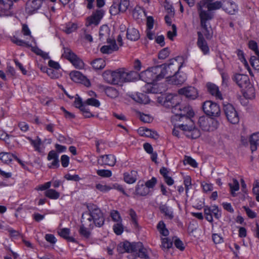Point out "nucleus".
<instances>
[{"mask_svg": "<svg viewBox=\"0 0 259 259\" xmlns=\"http://www.w3.org/2000/svg\"><path fill=\"white\" fill-rule=\"evenodd\" d=\"M178 120L180 121H186V123L179 125L178 127L185 132V135L188 138L195 139L201 135L200 130L192 124L188 125V123H193L191 119L194 116V112L190 106H181L180 112L178 115Z\"/></svg>", "mask_w": 259, "mask_h": 259, "instance_id": "obj_1", "label": "nucleus"}, {"mask_svg": "<svg viewBox=\"0 0 259 259\" xmlns=\"http://www.w3.org/2000/svg\"><path fill=\"white\" fill-rule=\"evenodd\" d=\"M176 59L169 60V63H164L148 68L146 70L141 72L140 76L143 80L148 84L160 81L164 78L167 73V69L174 64Z\"/></svg>", "mask_w": 259, "mask_h": 259, "instance_id": "obj_2", "label": "nucleus"}, {"mask_svg": "<svg viewBox=\"0 0 259 259\" xmlns=\"http://www.w3.org/2000/svg\"><path fill=\"white\" fill-rule=\"evenodd\" d=\"M86 206L89 211L84 212L87 213L85 216L89 217L86 221L89 223L93 221L94 226L102 227L104 224L105 217L101 210L93 203H87Z\"/></svg>", "mask_w": 259, "mask_h": 259, "instance_id": "obj_3", "label": "nucleus"}, {"mask_svg": "<svg viewBox=\"0 0 259 259\" xmlns=\"http://www.w3.org/2000/svg\"><path fill=\"white\" fill-rule=\"evenodd\" d=\"M202 110L208 116L213 118L219 117L221 114L219 105L210 100L205 101L202 103Z\"/></svg>", "mask_w": 259, "mask_h": 259, "instance_id": "obj_4", "label": "nucleus"}, {"mask_svg": "<svg viewBox=\"0 0 259 259\" xmlns=\"http://www.w3.org/2000/svg\"><path fill=\"white\" fill-rule=\"evenodd\" d=\"M198 123L202 130L206 132L213 131L219 125V122L214 118H208L204 116L199 117Z\"/></svg>", "mask_w": 259, "mask_h": 259, "instance_id": "obj_5", "label": "nucleus"}, {"mask_svg": "<svg viewBox=\"0 0 259 259\" xmlns=\"http://www.w3.org/2000/svg\"><path fill=\"white\" fill-rule=\"evenodd\" d=\"M223 112L229 122L232 124H237L239 121L237 111L233 105L230 103L223 104Z\"/></svg>", "mask_w": 259, "mask_h": 259, "instance_id": "obj_6", "label": "nucleus"}, {"mask_svg": "<svg viewBox=\"0 0 259 259\" xmlns=\"http://www.w3.org/2000/svg\"><path fill=\"white\" fill-rule=\"evenodd\" d=\"M182 65L179 67V70L172 76L166 78V81L168 84L179 85L182 84L186 80L187 74L184 72L180 71Z\"/></svg>", "mask_w": 259, "mask_h": 259, "instance_id": "obj_7", "label": "nucleus"}, {"mask_svg": "<svg viewBox=\"0 0 259 259\" xmlns=\"http://www.w3.org/2000/svg\"><path fill=\"white\" fill-rule=\"evenodd\" d=\"M87 213H83L81 219V225L80 226L78 232L80 236L83 237L86 239L90 237L91 235V230L94 229V225L93 223H89L87 224L88 222L85 219Z\"/></svg>", "mask_w": 259, "mask_h": 259, "instance_id": "obj_8", "label": "nucleus"}, {"mask_svg": "<svg viewBox=\"0 0 259 259\" xmlns=\"http://www.w3.org/2000/svg\"><path fill=\"white\" fill-rule=\"evenodd\" d=\"M141 242H133L130 243L127 241L120 243L117 247V251L120 252H123V250L126 252H136V248L140 247Z\"/></svg>", "mask_w": 259, "mask_h": 259, "instance_id": "obj_9", "label": "nucleus"}, {"mask_svg": "<svg viewBox=\"0 0 259 259\" xmlns=\"http://www.w3.org/2000/svg\"><path fill=\"white\" fill-rule=\"evenodd\" d=\"M159 103H162L163 105L166 108H171L180 103V99L177 95L169 94L165 97L158 98Z\"/></svg>", "mask_w": 259, "mask_h": 259, "instance_id": "obj_10", "label": "nucleus"}, {"mask_svg": "<svg viewBox=\"0 0 259 259\" xmlns=\"http://www.w3.org/2000/svg\"><path fill=\"white\" fill-rule=\"evenodd\" d=\"M105 14V11L102 9H97L95 12H93L92 15L87 18V22L85 24L87 26H89L92 24L98 25L101 20Z\"/></svg>", "mask_w": 259, "mask_h": 259, "instance_id": "obj_11", "label": "nucleus"}, {"mask_svg": "<svg viewBox=\"0 0 259 259\" xmlns=\"http://www.w3.org/2000/svg\"><path fill=\"white\" fill-rule=\"evenodd\" d=\"M179 95L184 96L190 100H195L198 96L197 90L192 86H188L179 89L178 91Z\"/></svg>", "mask_w": 259, "mask_h": 259, "instance_id": "obj_12", "label": "nucleus"}, {"mask_svg": "<svg viewBox=\"0 0 259 259\" xmlns=\"http://www.w3.org/2000/svg\"><path fill=\"white\" fill-rule=\"evenodd\" d=\"M199 16L200 20L201 27L203 29H206V22L213 18V14L210 12L211 11H205L202 9V7L199 6L198 8Z\"/></svg>", "mask_w": 259, "mask_h": 259, "instance_id": "obj_13", "label": "nucleus"}, {"mask_svg": "<svg viewBox=\"0 0 259 259\" xmlns=\"http://www.w3.org/2000/svg\"><path fill=\"white\" fill-rule=\"evenodd\" d=\"M71 79L74 82L83 84L86 87L91 85L90 81L85 76L78 71H72L70 73Z\"/></svg>", "mask_w": 259, "mask_h": 259, "instance_id": "obj_14", "label": "nucleus"}, {"mask_svg": "<svg viewBox=\"0 0 259 259\" xmlns=\"http://www.w3.org/2000/svg\"><path fill=\"white\" fill-rule=\"evenodd\" d=\"M98 163L101 165H108L113 166L115 164L116 158L112 154L101 155L97 161Z\"/></svg>", "mask_w": 259, "mask_h": 259, "instance_id": "obj_15", "label": "nucleus"}, {"mask_svg": "<svg viewBox=\"0 0 259 259\" xmlns=\"http://www.w3.org/2000/svg\"><path fill=\"white\" fill-rule=\"evenodd\" d=\"M223 10L230 15H235L238 11L237 5L231 0H224Z\"/></svg>", "mask_w": 259, "mask_h": 259, "instance_id": "obj_16", "label": "nucleus"}, {"mask_svg": "<svg viewBox=\"0 0 259 259\" xmlns=\"http://www.w3.org/2000/svg\"><path fill=\"white\" fill-rule=\"evenodd\" d=\"M233 80L241 88H246L249 84L248 76L243 74H236L233 77Z\"/></svg>", "mask_w": 259, "mask_h": 259, "instance_id": "obj_17", "label": "nucleus"}, {"mask_svg": "<svg viewBox=\"0 0 259 259\" xmlns=\"http://www.w3.org/2000/svg\"><path fill=\"white\" fill-rule=\"evenodd\" d=\"M45 0H29L26 3V10L29 14H32L41 6Z\"/></svg>", "mask_w": 259, "mask_h": 259, "instance_id": "obj_18", "label": "nucleus"}, {"mask_svg": "<svg viewBox=\"0 0 259 259\" xmlns=\"http://www.w3.org/2000/svg\"><path fill=\"white\" fill-rule=\"evenodd\" d=\"M108 43L110 44V45H105L102 46L100 49V51L103 54H111L113 51H117L118 50V47L116 45V41L114 39H111L108 38L107 39Z\"/></svg>", "mask_w": 259, "mask_h": 259, "instance_id": "obj_19", "label": "nucleus"}, {"mask_svg": "<svg viewBox=\"0 0 259 259\" xmlns=\"http://www.w3.org/2000/svg\"><path fill=\"white\" fill-rule=\"evenodd\" d=\"M4 2L1 3L0 8V16H9L11 15L12 12L11 10L13 6V2L12 0H3Z\"/></svg>", "mask_w": 259, "mask_h": 259, "instance_id": "obj_20", "label": "nucleus"}, {"mask_svg": "<svg viewBox=\"0 0 259 259\" xmlns=\"http://www.w3.org/2000/svg\"><path fill=\"white\" fill-rule=\"evenodd\" d=\"M198 40L197 44L204 55L208 54L209 52V49L207 43L204 39L203 34L200 31L197 32Z\"/></svg>", "mask_w": 259, "mask_h": 259, "instance_id": "obj_21", "label": "nucleus"}, {"mask_svg": "<svg viewBox=\"0 0 259 259\" xmlns=\"http://www.w3.org/2000/svg\"><path fill=\"white\" fill-rule=\"evenodd\" d=\"M150 190L146 188L144 183L142 181H139L136 188L134 194L140 196H145L149 193Z\"/></svg>", "mask_w": 259, "mask_h": 259, "instance_id": "obj_22", "label": "nucleus"}, {"mask_svg": "<svg viewBox=\"0 0 259 259\" xmlns=\"http://www.w3.org/2000/svg\"><path fill=\"white\" fill-rule=\"evenodd\" d=\"M47 159L48 160H53L50 168H58L59 167V154L55 150L50 151L48 155Z\"/></svg>", "mask_w": 259, "mask_h": 259, "instance_id": "obj_23", "label": "nucleus"}, {"mask_svg": "<svg viewBox=\"0 0 259 259\" xmlns=\"http://www.w3.org/2000/svg\"><path fill=\"white\" fill-rule=\"evenodd\" d=\"M206 88L208 93L212 96L219 99H222V94L219 91V88L215 84L208 82L206 84Z\"/></svg>", "mask_w": 259, "mask_h": 259, "instance_id": "obj_24", "label": "nucleus"}, {"mask_svg": "<svg viewBox=\"0 0 259 259\" xmlns=\"http://www.w3.org/2000/svg\"><path fill=\"white\" fill-rule=\"evenodd\" d=\"M123 74L124 82L133 81L136 80L139 77L142 78L140 76L141 73L139 74L138 72L135 71L126 72L124 68H123Z\"/></svg>", "mask_w": 259, "mask_h": 259, "instance_id": "obj_25", "label": "nucleus"}, {"mask_svg": "<svg viewBox=\"0 0 259 259\" xmlns=\"http://www.w3.org/2000/svg\"><path fill=\"white\" fill-rule=\"evenodd\" d=\"M139 31L134 27H128L126 30V38L131 41H136L140 38Z\"/></svg>", "mask_w": 259, "mask_h": 259, "instance_id": "obj_26", "label": "nucleus"}, {"mask_svg": "<svg viewBox=\"0 0 259 259\" xmlns=\"http://www.w3.org/2000/svg\"><path fill=\"white\" fill-rule=\"evenodd\" d=\"M114 79L113 84H119L124 82L123 68H119L113 71Z\"/></svg>", "mask_w": 259, "mask_h": 259, "instance_id": "obj_27", "label": "nucleus"}, {"mask_svg": "<svg viewBox=\"0 0 259 259\" xmlns=\"http://www.w3.org/2000/svg\"><path fill=\"white\" fill-rule=\"evenodd\" d=\"M138 172L135 170L131 171L130 173L125 172L123 174L124 181L127 184H133L137 180Z\"/></svg>", "mask_w": 259, "mask_h": 259, "instance_id": "obj_28", "label": "nucleus"}, {"mask_svg": "<svg viewBox=\"0 0 259 259\" xmlns=\"http://www.w3.org/2000/svg\"><path fill=\"white\" fill-rule=\"evenodd\" d=\"M205 4H206V7L209 11L216 10L220 8L223 9L224 0L216 1L215 2L205 0Z\"/></svg>", "mask_w": 259, "mask_h": 259, "instance_id": "obj_29", "label": "nucleus"}, {"mask_svg": "<svg viewBox=\"0 0 259 259\" xmlns=\"http://www.w3.org/2000/svg\"><path fill=\"white\" fill-rule=\"evenodd\" d=\"M249 143L252 152L256 151L259 146V132L253 134L250 137Z\"/></svg>", "mask_w": 259, "mask_h": 259, "instance_id": "obj_30", "label": "nucleus"}, {"mask_svg": "<svg viewBox=\"0 0 259 259\" xmlns=\"http://www.w3.org/2000/svg\"><path fill=\"white\" fill-rule=\"evenodd\" d=\"M58 234L63 238L66 239L68 242H76L75 239L73 237H70V230L69 228H64L61 229L58 232Z\"/></svg>", "mask_w": 259, "mask_h": 259, "instance_id": "obj_31", "label": "nucleus"}, {"mask_svg": "<svg viewBox=\"0 0 259 259\" xmlns=\"http://www.w3.org/2000/svg\"><path fill=\"white\" fill-rule=\"evenodd\" d=\"M136 255L134 259H138V257L141 258L149 259V255L147 253V250L143 247V245L141 242L140 247L136 248Z\"/></svg>", "mask_w": 259, "mask_h": 259, "instance_id": "obj_32", "label": "nucleus"}, {"mask_svg": "<svg viewBox=\"0 0 259 259\" xmlns=\"http://www.w3.org/2000/svg\"><path fill=\"white\" fill-rule=\"evenodd\" d=\"M161 213L164 214V216L169 220H172L174 216L172 211L169 209V207L166 204H160L159 207Z\"/></svg>", "mask_w": 259, "mask_h": 259, "instance_id": "obj_33", "label": "nucleus"}, {"mask_svg": "<svg viewBox=\"0 0 259 259\" xmlns=\"http://www.w3.org/2000/svg\"><path fill=\"white\" fill-rule=\"evenodd\" d=\"M93 67L95 70H101L103 69L106 63L105 61L101 58H97L95 59L91 63Z\"/></svg>", "mask_w": 259, "mask_h": 259, "instance_id": "obj_34", "label": "nucleus"}, {"mask_svg": "<svg viewBox=\"0 0 259 259\" xmlns=\"http://www.w3.org/2000/svg\"><path fill=\"white\" fill-rule=\"evenodd\" d=\"M243 97L246 99L252 100L255 98V89L252 85L249 87L243 93Z\"/></svg>", "mask_w": 259, "mask_h": 259, "instance_id": "obj_35", "label": "nucleus"}, {"mask_svg": "<svg viewBox=\"0 0 259 259\" xmlns=\"http://www.w3.org/2000/svg\"><path fill=\"white\" fill-rule=\"evenodd\" d=\"M102 76L106 82L113 84V79L114 78L113 77V71L106 70L103 73Z\"/></svg>", "mask_w": 259, "mask_h": 259, "instance_id": "obj_36", "label": "nucleus"}, {"mask_svg": "<svg viewBox=\"0 0 259 259\" xmlns=\"http://www.w3.org/2000/svg\"><path fill=\"white\" fill-rule=\"evenodd\" d=\"M45 195L51 199H57L60 197V193L54 189H50L45 192Z\"/></svg>", "mask_w": 259, "mask_h": 259, "instance_id": "obj_37", "label": "nucleus"}, {"mask_svg": "<svg viewBox=\"0 0 259 259\" xmlns=\"http://www.w3.org/2000/svg\"><path fill=\"white\" fill-rule=\"evenodd\" d=\"M106 95L111 98H115L119 95L118 91L113 87H107L105 90Z\"/></svg>", "mask_w": 259, "mask_h": 259, "instance_id": "obj_38", "label": "nucleus"}, {"mask_svg": "<svg viewBox=\"0 0 259 259\" xmlns=\"http://www.w3.org/2000/svg\"><path fill=\"white\" fill-rule=\"evenodd\" d=\"M157 228L160 233L164 236H167L169 234V231L166 229L165 224L163 221H160L157 226Z\"/></svg>", "mask_w": 259, "mask_h": 259, "instance_id": "obj_39", "label": "nucleus"}, {"mask_svg": "<svg viewBox=\"0 0 259 259\" xmlns=\"http://www.w3.org/2000/svg\"><path fill=\"white\" fill-rule=\"evenodd\" d=\"M11 40L14 44H15L19 46L26 47L27 48H30L31 47V45L29 44V42H26L23 40L18 39L15 36L11 38Z\"/></svg>", "mask_w": 259, "mask_h": 259, "instance_id": "obj_40", "label": "nucleus"}, {"mask_svg": "<svg viewBox=\"0 0 259 259\" xmlns=\"http://www.w3.org/2000/svg\"><path fill=\"white\" fill-rule=\"evenodd\" d=\"M27 139L30 141L31 145L34 147L35 150L38 152H40L41 150L40 146L41 144V139L38 136L37 137L36 140H34L30 137H28Z\"/></svg>", "mask_w": 259, "mask_h": 259, "instance_id": "obj_41", "label": "nucleus"}, {"mask_svg": "<svg viewBox=\"0 0 259 259\" xmlns=\"http://www.w3.org/2000/svg\"><path fill=\"white\" fill-rule=\"evenodd\" d=\"M70 62L77 69H81L84 66L83 62L76 55V57H73L70 60Z\"/></svg>", "mask_w": 259, "mask_h": 259, "instance_id": "obj_42", "label": "nucleus"}, {"mask_svg": "<svg viewBox=\"0 0 259 259\" xmlns=\"http://www.w3.org/2000/svg\"><path fill=\"white\" fill-rule=\"evenodd\" d=\"M64 53L62 56L70 61V60L73 58L76 57V54L74 53L70 49L68 48L63 47Z\"/></svg>", "mask_w": 259, "mask_h": 259, "instance_id": "obj_43", "label": "nucleus"}, {"mask_svg": "<svg viewBox=\"0 0 259 259\" xmlns=\"http://www.w3.org/2000/svg\"><path fill=\"white\" fill-rule=\"evenodd\" d=\"M135 100L136 102L146 104L149 102V99L148 97L145 94L142 93H139L137 95L136 97H135Z\"/></svg>", "mask_w": 259, "mask_h": 259, "instance_id": "obj_44", "label": "nucleus"}, {"mask_svg": "<svg viewBox=\"0 0 259 259\" xmlns=\"http://www.w3.org/2000/svg\"><path fill=\"white\" fill-rule=\"evenodd\" d=\"M118 3L119 10L121 13H124L128 9L130 6L129 0H120V2H117Z\"/></svg>", "mask_w": 259, "mask_h": 259, "instance_id": "obj_45", "label": "nucleus"}, {"mask_svg": "<svg viewBox=\"0 0 259 259\" xmlns=\"http://www.w3.org/2000/svg\"><path fill=\"white\" fill-rule=\"evenodd\" d=\"M204 213L206 220L209 222L212 223L213 222V217L211 214V206H205L204 207Z\"/></svg>", "mask_w": 259, "mask_h": 259, "instance_id": "obj_46", "label": "nucleus"}, {"mask_svg": "<svg viewBox=\"0 0 259 259\" xmlns=\"http://www.w3.org/2000/svg\"><path fill=\"white\" fill-rule=\"evenodd\" d=\"M181 105H180V102L179 104L172 107L171 108V112L173 113L175 115L171 117V120L172 121H178V114L181 109Z\"/></svg>", "mask_w": 259, "mask_h": 259, "instance_id": "obj_47", "label": "nucleus"}, {"mask_svg": "<svg viewBox=\"0 0 259 259\" xmlns=\"http://www.w3.org/2000/svg\"><path fill=\"white\" fill-rule=\"evenodd\" d=\"M249 62L252 67L259 71V56H257V57L254 56H251Z\"/></svg>", "mask_w": 259, "mask_h": 259, "instance_id": "obj_48", "label": "nucleus"}, {"mask_svg": "<svg viewBox=\"0 0 259 259\" xmlns=\"http://www.w3.org/2000/svg\"><path fill=\"white\" fill-rule=\"evenodd\" d=\"M46 70V73L51 78H58L60 76V73L52 68L45 67Z\"/></svg>", "mask_w": 259, "mask_h": 259, "instance_id": "obj_49", "label": "nucleus"}, {"mask_svg": "<svg viewBox=\"0 0 259 259\" xmlns=\"http://www.w3.org/2000/svg\"><path fill=\"white\" fill-rule=\"evenodd\" d=\"M119 7L118 3L116 2H113L112 6L110 8V13L111 15H116L120 12L119 10Z\"/></svg>", "mask_w": 259, "mask_h": 259, "instance_id": "obj_50", "label": "nucleus"}, {"mask_svg": "<svg viewBox=\"0 0 259 259\" xmlns=\"http://www.w3.org/2000/svg\"><path fill=\"white\" fill-rule=\"evenodd\" d=\"M85 105L94 106L95 107H99L100 105L99 101L94 98H90L88 99L84 102Z\"/></svg>", "mask_w": 259, "mask_h": 259, "instance_id": "obj_51", "label": "nucleus"}, {"mask_svg": "<svg viewBox=\"0 0 259 259\" xmlns=\"http://www.w3.org/2000/svg\"><path fill=\"white\" fill-rule=\"evenodd\" d=\"M76 96L77 97H75L74 105L76 108L79 109L80 110L85 107V105L84 102H82V99L78 95H76Z\"/></svg>", "mask_w": 259, "mask_h": 259, "instance_id": "obj_52", "label": "nucleus"}, {"mask_svg": "<svg viewBox=\"0 0 259 259\" xmlns=\"http://www.w3.org/2000/svg\"><path fill=\"white\" fill-rule=\"evenodd\" d=\"M97 174L103 178H109L112 176V171L108 169H99L97 171Z\"/></svg>", "mask_w": 259, "mask_h": 259, "instance_id": "obj_53", "label": "nucleus"}, {"mask_svg": "<svg viewBox=\"0 0 259 259\" xmlns=\"http://www.w3.org/2000/svg\"><path fill=\"white\" fill-rule=\"evenodd\" d=\"M138 132L142 136L150 137L152 131L147 128L140 127L138 130Z\"/></svg>", "mask_w": 259, "mask_h": 259, "instance_id": "obj_54", "label": "nucleus"}, {"mask_svg": "<svg viewBox=\"0 0 259 259\" xmlns=\"http://www.w3.org/2000/svg\"><path fill=\"white\" fill-rule=\"evenodd\" d=\"M184 163L185 164L186 163L188 164L193 167L195 168L197 167L198 166V163L196 162V160L190 156H186L184 160Z\"/></svg>", "mask_w": 259, "mask_h": 259, "instance_id": "obj_55", "label": "nucleus"}, {"mask_svg": "<svg viewBox=\"0 0 259 259\" xmlns=\"http://www.w3.org/2000/svg\"><path fill=\"white\" fill-rule=\"evenodd\" d=\"M113 229L114 233L117 235H121L123 231V227L121 223V222L115 224L113 227Z\"/></svg>", "mask_w": 259, "mask_h": 259, "instance_id": "obj_56", "label": "nucleus"}, {"mask_svg": "<svg viewBox=\"0 0 259 259\" xmlns=\"http://www.w3.org/2000/svg\"><path fill=\"white\" fill-rule=\"evenodd\" d=\"M211 214L217 219H219L222 215L221 211L219 209L218 206L215 205L211 206Z\"/></svg>", "mask_w": 259, "mask_h": 259, "instance_id": "obj_57", "label": "nucleus"}, {"mask_svg": "<svg viewBox=\"0 0 259 259\" xmlns=\"http://www.w3.org/2000/svg\"><path fill=\"white\" fill-rule=\"evenodd\" d=\"M164 7L165 9L167 11L168 13L171 16L175 15V11L172 6L167 1L165 0L164 3Z\"/></svg>", "mask_w": 259, "mask_h": 259, "instance_id": "obj_58", "label": "nucleus"}, {"mask_svg": "<svg viewBox=\"0 0 259 259\" xmlns=\"http://www.w3.org/2000/svg\"><path fill=\"white\" fill-rule=\"evenodd\" d=\"M248 47L253 51L256 56H259V50L257 43L254 40H250L248 42Z\"/></svg>", "mask_w": 259, "mask_h": 259, "instance_id": "obj_59", "label": "nucleus"}, {"mask_svg": "<svg viewBox=\"0 0 259 259\" xmlns=\"http://www.w3.org/2000/svg\"><path fill=\"white\" fill-rule=\"evenodd\" d=\"M252 192L256 195V200L259 202V181L257 180H256L253 184Z\"/></svg>", "mask_w": 259, "mask_h": 259, "instance_id": "obj_60", "label": "nucleus"}, {"mask_svg": "<svg viewBox=\"0 0 259 259\" xmlns=\"http://www.w3.org/2000/svg\"><path fill=\"white\" fill-rule=\"evenodd\" d=\"M169 55V49L168 48H165L162 49L158 53V57L159 59H164Z\"/></svg>", "mask_w": 259, "mask_h": 259, "instance_id": "obj_61", "label": "nucleus"}, {"mask_svg": "<svg viewBox=\"0 0 259 259\" xmlns=\"http://www.w3.org/2000/svg\"><path fill=\"white\" fill-rule=\"evenodd\" d=\"M0 159L6 163L11 161L10 153H0Z\"/></svg>", "mask_w": 259, "mask_h": 259, "instance_id": "obj_62", "label": "nucleus"}, {"mask_svg": "<svg viewBox=\"0 0 259 259\" xmlns=\"http://www.w3.org/2000/svg\"><path fill=\"white\" fill-rule=\"evenodd\" d=\"M172 246V241L167 238H164L162 239V247L166 249L171 248Z\"/></svg>", "mask_w": 259, "mask_h": 259, "instance_id": "obj_63", "label": "nucleus"}, {"mask_svg": "<svg viewBox=\"0 0 259 259\" xmlns=\"http://www.w3.org/2000/svg\"><path fill=\"white\" fill-rule=\"evenodd\" d=\"M157 183V179L155 177H152L151 180L147 181L144 184L145 185L146 188L149 190V189L153 188Z\"/></svg>", "mask_w": 259, "mask_h": 259, "instance_id": "obj_64", "label": "nucleus"}]
</instances>
